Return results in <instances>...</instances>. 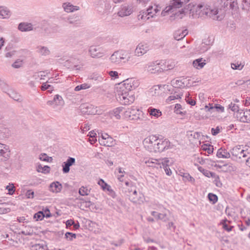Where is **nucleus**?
Listing matches in <instances>:
<instances>
[{
  "label": "nucleus",
  "mask_w": 250,
  "mask_h": 250,
  "mask_svg": "<svg viewBox=\"0 0 250 250\" xmlns=\"http://www.w3.org/2000/svg\"><path fill=\"white\" fill-rule=\"evenodd\" d=\"M188 11L189 14L194 18L206 19L209 18L218 21L221 20V18L218 15L217 9L212 8L210 6L202 4L193 5L192 7H190V4H188V8L182 9L179 14L176 13L174 17L177 18L179 15L186 13Z\"/></svg>",
  "instance_id": "obj_1"
},
{
  "label": "nucleus",
  "mask_w": 250,
  "mask_h": 250,
  "mask_svg": "<svg viewBox=\"0 0 250 250\" xmlns=\"http://www.w3.org/2000/svg\"><path fill=\"white\" fill-rule=\"evenodd\" d=\"M138 86V83L132 78L127 79L118 83L116 87V96H122L124 93L129 92L135 89Z\"/></svg>",
  "instance_id": "obj_2"
},
{
  "label": "nucleus",
  "mask_w": 250,
  "mask_h": 250,
  "mask_svg": "<svg viewBox=\"0 0 250 250\" xmlns=\"http://www.w3.org/2000/svg\"><path fill=\"white\" fill-rule=\"evenodd\" d=\"M126 187L124 188L126 195L129 197V200L134 203L140 204L143 202V195L139 192V195L137 197H135L137 195L136 188L134 186L132 182H126L125 183Z\"/></svg>",
  "instance_id": "obj_3"
},
{
  "label": "nucleus",
  "mask_w": 250,
  "mask_h": 250,
  "mask_svg": "<svg viewBox=\"0 0 250 250\" xmlns=\"http://www.w3.org/2000/svg\"><path fill=\"white\" fill-rule=\"evenodd\" d=\"M125 118L129 120L137 121H143L145 118L142 111L133 107L128 108L125 112Z\"/></svg>",
  "instance_id": "obj_4"
},
{
  "label": "nucleus",
  "mask_w": 250,
  "mask_h": 250,
  "mask_svg": "<svg viewBox=\"0 0 250 250\" xmlns=\"http://www.w3.org/2000/svg\"><path fill=\"white\" fill-rule=\"evenodd\" d=\"M189 0H172L170 1L169 6L166 7V8L162 12L161 15L162 16H165L166 13L170 10L179 8L183 6L185 4L188 3Z\"/></svg>",
  "instance_id": "obj_5"
},
{
  "label": "nucleus",
  "mask_w": 250,
  "mask_h": 250,
  "mask_svg": "<svg viewBox=\"0 0 250 250\" xmlns=\"http://www.w3.org/2000/svg\"><path fill=\"white\" fill-rule=\"evenodd\" d=\"M127 54L124 50L115 51L110 56L109 60L112 63L118 64L126 59Z\"/></svg>",
  "instance_id": "obj_6"
},
{
  "label": "nucleus",
  "mask_w": 250,
  "mask_h": 250,
  "mask_svg": "<svg viewBox=\"0 0 250 250\" xmlns=\"http://www.w3.org/2000/svg\"><path fill=\"white\" fill-rule=\"evenodd\" d=\"M158 137L156 135L149 136L144 139L143 145L150 152H154L158 142Z\"/></svg>",
  "instance_id": "obj_7"
},
{
  "label": "nucleus",
  "mask_w": 250,
  "mask_h": 250,
  "mask_svg": "<svg viewBox=\"0 0 250 250\" xmlns=\"http://www.w3.org/2000/svg\"><path fill=\"white\" fill-rule=\"evenodd\" d=\"M169 162V160L167 158L162 159H155L153 158H149L145 159V163L148 167H155L157 169L162 168V164L163 163Z\"/></svg>",
  "instance_id": "obj_8"
},
{
  "label": "nucleus",
  "mask_w": 250,
  "mask_h": 250,
  "mask_svg": "<svg viewBox=\"0 0 250 250\" xmlns=\"http://www.w3.org/2000/svg\"><path fill=\"white\" fill-rule=\"evenodd\" d=\"M170 142L168 140L163 138H160L158 137V142L155 147L154 152H163L165 150H167L170 148Z\"/></svg>",
  "instance_id": "obj_9"
},
{
  "label": "nucleus",
  "mask_w": 250,
  "mask_h": 250,
  "mask_svg": "<svg viewBox=\"0 0 250 250\" xmlns=\"http://www.w3.org/2000/svg\"><path fill=\"white\" fill-rule=\"evenodd\" d=\"M116 98L124 104H130L133 103L135 100V96L132 91L128 93H124L122 96H119Z\"/></svg>",
  "instance_id": "obj_10"
},
{
  "label": "nucleus",
  "mask_w": 250,
  "mask_h": 250,
  "mask_svg": "<svg viewBox=\"0 0 250 250\" xmlns=\"http://www.w3.org/2000/svg\"><path fill=\"white\" fill-rule=\"evenodd\" d=\"M60 19L68 24L73 25L74 26H78L80 23L81 21L80 16L76 14L66 17L62 16Z\"/></svg>",
  "instance_id": "obj_11"
},
{
  "label": "nucleus",
  "mask_w": 250,
  "mask_h": 250,
  "mask_svg": "<svg viewBox=\"0 0 250 250\" xmlns=\"http://www.w3.org/2000/svg\"><path fill=\"white\" fill-rule=\"evenodd\" d=\"M160 63L153 62L149 63L146 66L147 71L151 74L159 73L164 71L160 65Z\"/></svg>",
  "instance_id": "obj_12"
},
{
  "label": "nucleus",
  "mask_w": 250,
  "mask_h": 250,
  "mask_svg": "<svg viewBox=\"0 0 250 250\" xmlns=\"http://www.w3.org/2000/svg\"><path fill=\"white\" fill-rule=\"evenodd\" d=\"M149 49V45L148 43L141 42L137 46L134 51V54L138 57H141L146 53Z\"/></svg>",
  "instance_id": "obj_13"
},
{
  "label": "nucleus",
  "mask_w": 250,
  "mask_h": 250,
  "mask_svg": "<svg viewBox=\"0 0 250 250\" xmlns=\"http://www.w3.org/2000/svg\"><path fill=\"white\" fill-rule=\"evenodd\" d=\"M133 8L132 4H125L122 5L120 10L118 12V15L121 17L129 16L132 13L133 11Z\"/></svg>",
  "instance_id": "obj_14"
},
{
  "label": "nucleus",
  "mask_w": 250,
  "mask_h": 250,
  "mask_svg": "<svg viewBox=\"0 0 250 250\" xmlns=\"http://www.w3.org/2000/svg\"><path fill=\"white\" fill-rule=\"evenodd\" d=\"M90 56L92 58H99L104 56V52L102 48L95 46H91L88 50Z\"/></svg>",
  "instance_id": "obj_15"
},
{
  "label": "nucleus",
  "mask_w": 250,
  "mask_h": 250,
  "mask_svg": "<svg viewBox=\"0 0 250 250\" xmlns=\"http://www.w3.org/2000/svg\"><path fill=\"white\" fill-rule=\"evenodd\" d=\"M10 156L9 147L0 143V161H5Z\"/></svg>",
  "instance_id": "obj_16"
},
{
  "label": "nucleus",
  "mask_w": 250,
  "mask_h": 250,
  "mask_svg": "<svg viewBox=\"0 0 250 250\" xmlns=\"http://www.w3.org/2000/svg\"><path fill=\"white\" fill-rule=\"evenodd\" d=\"M75 159L73 157H69L65 162L62 163V171L64 173H68L70 171V167L75 163Z\"/></svg>",
  "instance_id": "obj_17"
},
{
  "label": "nucleus",
  "mask_w": 250,
  "mask_h": 250,
  "mask_svg": "<svg viewBox=\"0 0 250 250\" xmlns=\"http://www.w3.org/2000/svg\"><path fill=\"white\" fill-rule=\"evenodd\" d=\"M222 7H227L229 5L230 9H233L237 7V3L235 0H217Z\"/></svg>",
  "instance_id": "obj_18"
},
{
  "label": "nucleus",
  "mask_w": 250,
  "mask_h": 250,
  "mask_svg": "<svg viewBox=\"0 0 250 250\" xmlns=\"http://www.w3.org/2000/svg\"><path fill=\"white\" fill-rule=\"evenodd\" d=\"M98 184L101 187L103 190H107L109 192V194L112 197H115V193L113 191V190L111 188V187L109 185L107 184L103 179H100L98 181Z\"/></svg>",
  "instance_id": "obj_19"
},
{
  "label": "nucleus",
  "mask_w": 250,
  "mask_h": 250,
  "mask_svg": "<svg viewBox=\"0 0 250 250\" xmlns=\"http://www.w3.org/2000/svg\"><path fill=\"white\" fill-rule=\"evenodd\" d=\"M62 7L64 10L67 13L73 12L79 10V6H74L70 2H65L62 4Z\"/></svg>",
  "instance_id": "obj_20"
},
{
  "label": "nucleus",
  "mask_w": 250,
  "mask_h": 250,
  "mask_svg": "<svg viewBox=\"0 0 250 250\" xmlns=\"http://www.w3.org/2000/svg\"><path fill=\"white\" fill-rule=\"evenodd\" d=\"M36 52L41 56H46L50 54V51L46 46L38 45L36 47Z\"/></svg>",
  "instance_id": "obj_21"
},
{
  "label": "nucleus",
  "mask_w": 250,
  "mask_h": 250,
  "mask_svg": "<svg viewBox=\"0 0 250 250\" xmlns=\"http://www.w3.org/2000/svg\"><path fill=\"white\" fill-rule=\"evenodd\" d=\"M239 114L241 121L244 123H250V109H246L245 111L241 110Z\"/></svg>",
  "instance_id": "obj_22"
},
{
  "label": "nucleus",
  "mask_w": 250,
  "mask_h": 250,
  "mask_svg": "<svg viewBox=\"0 0 250 250\" xmlns=\"http://www.w3.org/2000/svg\"><path fill=\"white\" fill-rule=\"evenodd\" d=\"M18 29L22 32H27L33 30L34 28L30 23L21 22L19 24Z\"/></svg>",
  "instance_id": "obj_23"
},
{
  "label": "nucleus",
  "mask_w": 250,
  "mask_h": 250,
  "mask_svg": "<svg viewBox=\"0 0 250 250\" xmlns=\"http://www.w3.org/2000/svg\"><path fill=\"white\" fill-rule=\"evenodd\" d=\"M186 80L183 78L181 80L173 79L171 81V85L175 88H183L185 87Z\"/></svg>",
  "instance_id": "obj_24"
},
{
  "label": "nucleus",
  "mask_w": 250,
  "mask_h": 250,
  "mask_svg": "<svg viewBox=\"0 0 250 250\" xmlns=\"http://www.w3.org/2000/svg\"><path fill=\"white\" fill-rule=\"evenodd\" d=\"M153 9V6H149V8L147 9L146 11H141L140 12V14L138 15L139 19H141L142 20H145L146 17L147 16H150L151 17H154V14L151 15L152 14V9Z\"/></svg>",
  "instance_id": "obj_25"
},
{
  "label": "nucleus",
  "mask_w": 250,
  "mask_h": 250,
  "mask_svg": "<svg viewBox=\"0 0 250 250\" xmlns=\"http://www.w3.org/2000/svg\"><path fill=\"white\" fill-rule=\"evenodd\" d=\"M243 151V149L240 146H237L234 147L231 151V153L233 156H235L236 158H238L239 159L242 158V152Z\"/></svg>",
  "instance_id": "obj_26"
},
{
  "label": "nucleus",
  "mask_w": 250,
  "mask_h": 250,
  "mask_svg": "<svg viewBox=\"0 0 250 250\" xmlns=\"http://www.w3.org/2000/svg\"><path fill=\"white\" fill-rule=\"evenodd\" d=\"M62 188V185L59 182H53L50 185V190L53 192H59Z\"/></svg>",
  "instance_id": "obj_27"
},
{
  "label": "nucleus",
  "mask_w": 250,
  "mask_h": 250,
  "mask_svg": "<svg viewBox=\"0 0 250 250\" xmlns=\"http://www.w3.org/2000/svg\"><path fill=\"white\" fill-rule=\"evenodd\" d=\"M32 250H49L45 242L42 241L41 243L35 244L32 246Z\"/></svg>",
  "instance_id": "obj_28"
},
{
  "label": "nucleus",
  "mask_w": 250,
  "mask_h": 250,
  "mask_svg": "<svg viewBox=\"0 0 250 250\" xmlns=\"http://www.w3.org/2000/svg\"><path fill=\"white\" fill-rule=\"evenodd\" d=\"M205 62V60H203V58L196 59L193 62V66L196 69H201L206 64Z\"/></svg>",
  "instance_id": "obj_29"
},
{
  "label": "nucleus",
  "mask_w": 250,
  "mask_h": 250,
  "mask_svg": "<svg viewBox=\"0 0 250 250\" xmlns=\"http://www.w3.org/2000/svg\"><path fill=\"white\" fill-rule=\"evenodd\" d=\"M11 16V12L6 7L0 6V18L7 19Z\"/></svg>",
  "instance_id": "obj_30"
},
{
  "label": "nucleus",
  "mask_w": 250,
  "mask_h": 250,
  "mask_svg": "<svg viewBox=\"0 0 250 250\" xmlns=\"http://www.w3.org/2000/svg\"><path fill=\"white\" fill-rule=\"evenodd\" d=\"M216 155L218 158H229L230 157V153L225 149H223L222 148L218 150Z\"/></svg>",
  "instance_id": "obj_31"
},
{
  "label": "nucleus",
  "mask_w": 250,
  "mask_h": 250,
  "mask_svg": "<svg viewBox=\"0 0 250 250\" xmlns=\"http://www.w3.org/2000/svg\"><path fill=\"white\" fill-rule=\"evenodd\" d=\"M7 94L10 97L16 101L20 102L22 101V98L21 96L14 91L10 90L9 92L7 93Z\"/></svg>",
  "instance_id": "obj_32"
},
{
  "label": "nucleus",
  "mask_w": 250,
  "mask_h": 250,
  "mask_svg": "<svg viewBox=\"0 0 250 250\" xmlns=\"http://www.w3.org/2000/svg\"><path fill=\"white\" fill-rule=\"evenodd\" d=\"M209 107L208 105L205 106V108L207 109L208 111H210L214 109H216L218 111H220L221 112H223L224 110V107L219 104H215L214 106H213V104H209Z\"/></svg>",
  "instance_id": "obj_33"
},
{
  "label": "nucleus",
  "mask_w": 250,
  "mask_h": 250,
  "mask_svg": "<svg viewBox=\"0 0 250 250\" xmlns=\"http://www.w3.org/2000/svg\"><path fill=\"white\" fill-rule=\"evenodd\" d=\"M148 112L150 115L158 118L162 115V112L159 110L152 107L148 109Z\"/></svg>",
  "instance_id": "obj_34"
},
{
  "label": "nucleus",
  "mask_w": 250,
  "mask_h": 250,
  "mask_svg": "<svg viewBox=\"0 0 250 250\" xmlns=\"http://www.w3.org/2000/svg\"><path fill=\"white\" fill-rule=\"evenodd\" d=\"M241 6L243 11L250 13V0H242Z\"/></svg>",
  "instance_id": "obj_35"
},
{
  "label": "nucleus",
  "mask_w": 250,
  "mask_h": 250,
  "mask_svg": "<svg viewBox=\"0 0 250 250\" xmlns=\"http://www.w3.org/2000/svg\"><path fill=\"white\" fill-rule=\"evenodd\" d=\"M198 170L201 172L205 176L210 177H214L215 176V173L210 171L204 169L203 167H198Z\"/></svg>",
  "instance_id": "obj_36"
},
{
  "label": "nucleus",
  "mask_w": 250,
  "mask_h": 250,
  "mask_svg": "<svg viewBox=\"0 0 250 250\" xmlns=\"http://www.w3.org/2000/svg\"><path fill=\"white\" fill-rule=\"evenodd\" d=\"M123 109L124 108L122 107H117L112 111L111 114L114 116L116 119H120L121 118L120 114L123 111Z\"/></svg>",
  "instance_id": "obj_37"
},
{
  "label": "nucleus",
  "mask_w": 250,
  "mask_h": 250,
  "mask_svg": "<svg viewBox=\"0 0 250 250\" xmlns=\"http://www.w3.org/2000/svg\"><path fill=\"white\" fill-rule=\"evenodd\" d=\"M34 233L33 229L30 226H26L25 229L21 231V234L24 235L31 236Z\"/></svg>",
  "instance_id": "obj_38"
},
{
  "label": "nucleus",
  "mask_w": 250,
  "mask_h": 250,
  "mask_svg": "<svg viewBox=\"0 0 250 250\" xmlns=\"http://www.w3.org/2000/svg\"><path fill=\"white\" fill-rule=\"evenodd\" d=\"M37 170L39 172L48 173L50 172V168L48 166H44V167H42L41 165H39Z\"/></svg>",
  "instance_id": "obj_39"
},
{
  "label": "nucleus",
  "mask_w": 250,
  "mask_h": 250,
  "mask_svg": "<svg viewBox=\"0 0 250 250\" xmlns=\"http://www.w3.org/2000/svg\"><path fill=\"white\" fill-rule=\"evenodd\" d=\"M54 101L56 106L62 105L63 104V101L62 96L59 95H56L54 97Z\"/></svg>",
  "instance_id": "obj_40"
},
{
  "label": "nucleus",
  "mask_w": 250,
  "mask_h": 250,
  "mask_svg": "<svg viewBox=\"0 0 250 250\" xmlns=\"http://www.w3.org/2000/svg\"><path fill=\"white\" fill-rule=\"evenodd\" d=\"M168 163L169 162L163 163V164H162V168H164L167 175L170 176L172 174V171L169 167Z\"/></svg>",
  "instance_id": "obj_41"
},
{
  "label": "nucleus",
  "mask_w": 250,
  "mask_h": 250,
  "mask_svg": "<svg viewBox=\"0 0 250 250\" xmlns=\"http://www.w3.org/2000/svg\"><path fill=\"white\" fill-rule=\"evenodd\" d=\"M79 194L82 196L88 195L90 193V189L86 187H82L79 190Z\"/></svg>",
  "instance_id": "obj_42"
},
{
  "label": "nucleus",
  "mask_w": 250,
  "mask_h": 250,
  "mask_svg": "<svg viewBox=\"0 0 250 250\" xmlns=\"http://www.w3.org/2000/svg\"><path fill=\"white\" fill-rule=\"evenodd\" d=\"M0 86L2 91L6 93L9 92L8 85L2 80H0Z\"/></svg>",
  "instance_id": "obj_43"
},
{
  "label": "nucleus",
  "mask_w": 250,
  "mask_h": 250,
  "mask_svg": "<svg viewBox=\"0 0 250 250\" xmlns=\"http://www.w3.org/2000/svg\"><path fill=\"white\" fill-rule=\"evenodd\" d=\"M231 67L234 70H242L244 67V65H242L241 63H239L238 62L231 63Z\"/></svg>",
  "instance_id": "obj_44"
},
{
  "label": "nucleus",
  "mask_w": 250,
  "mask_h": 250,
  "mask_svg": "<svg viewBox=\"0 0 250 250\" xmlns=\"http://www.w3.org/2000/svg\"><path fill=\"white\" fill-rule=\"evenodd\" d=\"M208 198L210 201L212 202L213 204H215L218 200V197L216 195L212 193L208 194Z\"/></svg>",
  "instance_id": "obj_45"
},
{
  "label": "nucleus",
  "mask_w": 250,
  "mask_h": 250,
  "mask_svg": "<svg viewBox=\"0 0 250 250\" xmlns=\"http://www.w3.org/2000/svg\"><path fill=\"white\" fill-rule=\"evenodd\" d=\"M45 216L44 214L42 211H39L35 213L34 216V218L36 219L37 221L40 220H42Z\"/></svg>",
  "instance_id": "obj_46"
},
{
  "label": "nucleus",
  "mask_w": 250,
  "mask_h": 250,
  "mask_svg": "<svg viewBox=\"0 0 250 250\" xmlns=\"http://www.w3.org/2000/svg\"><path fill=\"white\" fill-rule=\"evenodd\" d=\"M227 222H228V220H223V222L221 223L223 225V228L227 231L229 232L232 230V229L233 228V227L229 226L226 223Z\"/></svg>",
  "instance_id": "obj_47"
},
{
  "label": "nucleus",
  "mask_w": 250,
  "mask_h": 250,
  "mask_svg": "<svg viewBox=\"0 0 250 250\" xmlns=\"http://www.w3.org/2000/svg\"><path fill=\"white\" fill-rule=\"evenodd\" d=\"M157 219L167 221L168 220L167 215L166 213L157 214Z\"/></svg>",
  "instance_id": "obj_48"
},
{
  "label": "nucleus",
  "mask_w": 250,
  "mask_h": 250,
  "mask_svg": "<svg viewBox=\"0 0 250 250\" xmlns=\"http://www.w3.org/2000/svg\"><path fill=\"white\" fill-rule=\"evenodd\" d=\"M203 149L207 151L208 154H211L213 153V147L211 145H204Z\"/></svg>",
  "instance_id": "obj_49"
},
{
  "label": "nucleus",
  "mask_w": 250,
  "mask_h": 250,
  "mask_svg": "<svg viewBox=\"0 0 250 250\" xmlns=\"http://www.w3.org/2000/svg\"><path fill=\"white\" fill-rule=\"evenodd\" d=\"M181 96H182V94H174L173 95H171L167 98V102H169L175 99L181 98Z\"/></svg>",
  "instance_id": "obj_50"
},
{
  "label": "nucleus",
  "mask_w": 250,
  "mask_h": 250,
  "mask_svg": "<svg viewBox=\"0 0 250 250\" xmlns=\"http://www.w3.org/2000/svg\"><path fill=\"white\" fill-rule=\"evenodd\" d=\"M89 87V86H88L87 84L83 83L82 84L78 85L76 87H75L74 90L76 91H78L82 89H86Z\"/></svg>",
  "instance_id": "obj_51"
},
{
  "label": "nucleus",
  "mask_w": 250,
  "mask_h": 250,
  "mask_svg": "<svg viewBox=\"0 0 250 250\" xmlns=\"http://www.w3.org/2000/svg\"><path fill=\"white\" fill-rule=\"evenodd\" d=\"M39 158L41 160L45 162H49L50 159L52 160V157H48L45 153L41 154Z\"/></svg>",
  "instance_id": "obj_52"
},
{
  "label": "nucleus",
  "mask_w": 250,
  "mask_h": 250,
  "mask_svg": "<svg viewBox=\"0 0 250 250\" xmlns=\"http://www.w3.org/2000/svg\"><path fill=\"white\" fill-rule=\"evenodd\" d=\"M65 236L66 238L70 241H71L73 238H75L76 237V235L75 233L67 232L65 233Z\"/></svg>",
  "instance_id": "obj_53"
},
{
  "label": "nucleus",
  "mask_w": 250,
  "mask_h": 250,
  "mask_svg": "<svg viewBox=\"0 0 250 250\" xmlns=\"http://www.w3.org/2000/svg\"><path fill=\"white\" fill-rule=\"evenodd\" d=\"M229 107L233 111H237L239 113L241 112V110L240 111L239 110V106L234 104L231 103L229 105Z\"/></svg>",
  "instance_id": "obj_54"
},
{
  "label": "nucleus",
  "mask_w": 250,
  "mask_h": 250,
  "mask_svg": "<svg viewBox=\"0 0 250 250\" xmlns=\"http://www.w3.org/2000/svg\"><path fill=\"white\" fill-rule=\"evenodd\" d=\"M6 188L8 190L10 195H12L15 191V188L13 184L6 186Z\"/></svg>",
  "instance_id": "obj_55"
},
{
  "label": "nucleus",
  "mask_w": 250,
  "mask_h": 250,
  "mask_svg": "<svg viewBox=\"0 0 250 250\" xmlns=\"http://www.w3.org/2000/svg\"><path fill=\"white\" fill-rule=\"evenodd\" d=\"M27 198H33L34 197V192L31 190H28L25 194Z\"/></svg>",
  "instance_id": "obj_56"
},
{
  "label": "nucleus",
  "mask_w": 250,
  "mask_h": 250,
  "mask_svg": "<svg viewBox=\"0 0 250 250\" xmlns=\"http://www.w3.org/2000/svg\"><path fill=\"white\" fill-rule=\"evenodd\" d=\"M109 76L113 79L118 78L119 77L118 73L115 71H110L108 72Z\"/></svg>",
  "instance_id": "obj_57"
},
{
  "label": "nucleus",
  "mask_w": 250,
  "mask_h": 250,
  "mask_svg": "<svg viewBox=\"0 0 250 250\" xmlns=\"http://www.w3.org/2000/svg\"><path fill=\"white\" fill-rule=\"evenodd\" d=\"M113 140L111 138V139H106L103 142V145L106 146H111L113 145Z\"/></svg>",
  "instance_id": "obj_58"
},
{
  "label": "nucleus",
  "mask_w": 250,
  "mask_h": 250,
  "mask_svg": "<svg viewBox=\"0 0 250 250\" xmlns=\"http://www.w3.org/2000/svg\"><path fill=\"white\" fill-rule=\"evenodd\" d=\"M47 83H50L49 81H47L46 83H43L41 86V89L42 91L45 90L47 89H49L52 87L51 85L47 84Z\"/></svg>",
  "instance_id": "obj_59"
},
{
  "label": "nucleus",
  "mask_w": 250,
  "mask_h": 250,
  "mask_svg": "<svg viewBox=\"0 0 250 250\" xmlns=\"http://www.w3.org/2000/svg\"><path fill=\"white\" fill-rule=\"evenodd\" d=\"M190 136L195 139H198L199 137L200 136V133L199 132L190 131Z\"/></svg>",
  "instance_id": "obj_60"
},
{
  "label": "nucleus",
  "mask_w": 250,
  "mask_h": 250,
  "mask_svg": "<svg viewBox=\"0 0 250 250\" xmlns=\"http://www.w3.org/2000/svg\"><path fill=\"white\" fill-rule=\"evenodd\" d=\"M174 39L176 40L179 41L181 39H182L183 38H181V32H179V31H177L175 33L174 35Z\"/></svg>",
  "instance_id": "obj_61"
},
{
  "label": "nucleus",
  "mask_w": 250,
  "mask_h": 250,
  "mask_svg": "<svg viewBox=\"0 0 250 250\" xmlns=\"http://www.w3.org/2000/svg\"><path fill=\"white\" fill-rule=\"evenodd\" d=\"M175 112L177 114H182V112L180 111L179 110L182 108V106L180 104H177L175 105Z\"/></svg>",
  "instance_id": "obj_62"
},
{
  "label": "nucleus",
  "mask_w": 250,
  "mask_h": 250,
  "mask_svg": "<svg viewBox=\"0 0 250 250\" xmlns=\"http://www.w3.org/2000/svg\"><path fill=\"white\" fill-rule=\"evenodd\" d=\"M250 156V153L248 149L244 150L242 152V158H246Z\"/></svg>",
  "instance_id": "obj_63"
},
{
  "label": "nucleus",
  "mask_w": 250,
  "mask_h": 250,
  "mask_svg": "<svg viewBox=\"0 0 250 250\" xmlns=\"http://www.w3.org/2000/svg\"><path fill=\"white\" fill-rule=\"evenodd\" d=\"M220 132V128L219 126L216 127V128H211V133L213 135L215 136L218 134Z\"/></svg>",
  "instance_id": "obj_64"
}]
</instances>
